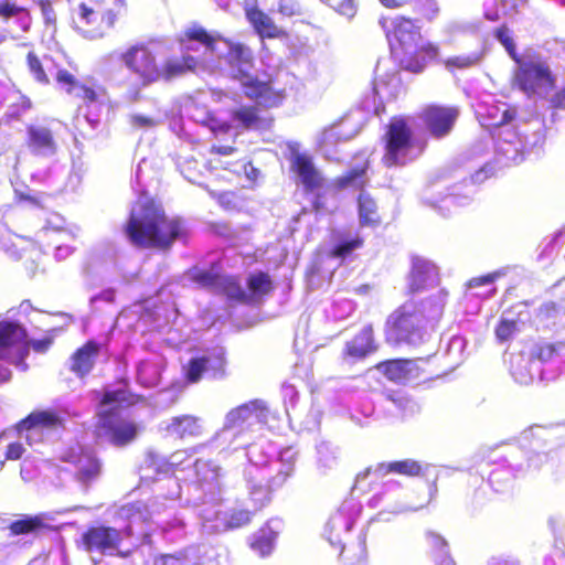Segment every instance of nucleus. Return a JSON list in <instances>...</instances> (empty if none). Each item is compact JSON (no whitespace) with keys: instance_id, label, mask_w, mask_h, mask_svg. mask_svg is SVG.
Returning <instances> with one entry per match:
<instances>
[{"instance_id":"obj_1","label":"nucleus","mask_w":565,"mask_h":565,"mask_svg":"<svg viewBox=\"0 0 565 565\" xmlns=\"http://www.w3.org/2000/svg\"><path fill=\"white\" fill-rule=\"evenodd\" d=\"M122 233L134 247L159 252H169L189 235L183 218L169 215L153 198L137 202L122 225Z\"/></svg>"},{"instance_id":"obj_2","label":"nucleus","mask_w":565,"mask_h":565,"mask_svg":"<svg viewBox=\"0 0 565 565\" xmlns=\"http://www.w3.org/2000/svg\"><path fill=\"white\" fill-rule=\"evenodd\" d=\"M124 67L132 74L137 82L127 86L125 97L129 103H138L143 98L142 89L157 83H169L189 72H194L198 61L192 55L170 56L160 60L159 53L143 41L128 45L119 55Z\"/></svg>"},{"instance_id":"obj_3","label":"nucleus","mask_w":565,"mask_h":565,"mask_svg":"<svg viewBox=\"0 0 565 565\" xmlns=\"http://www.w3.org/2000/svg\"><path fill=\"white\" fill-rule=\"evenodd\" d=\"M142 401L131 391H105L97 412L98 427L116 447L131 444L139 434V426L124 413Z\"/></svg>"},{"instance_id":"obj_4","label":"nucleus","mask_w":565,"mask_h":565,"mask_svg":"<svg viewBox=\"0 0 565 565\" xmlns=\"http://www.w3.org/2000/svg\"><path fill=\"white\" fill-rule=\"evenodd\" d=\"M126 11V0H81L71 9V25L82 38L99 40L116 28Z\"/></svg>"},{"instance_id":"obj_5","label":"nucleus","mask_w":565,"mask_h":565,"mask_svg":"<svg viewBox=\"0 0 565 565\" xmlns=\"http://www.w3.org/2000/svg\"><path fill=\"white\" fill-rule=\"evenodd\" d=\"M422 300L408 299L392 310L383 326V337L392 348L416 350L429 339L423 324Z\"/></svg>"},{"instance_id":"obj_6","label":"nucleus","mask_w":565,"mask_h":565,"mask_svg":"<svg viewBox=\"0 0 565 565\" xmlns=\"http://www.w3.org/2000/svg\"><path fill=\"white\" fill-rule=\"evenodd\" d=\"M383 143L382 163L392 169L404 167L423 153L426 142H417L409 118L393 116L385 126L381 137Z\"/></svg>"},{"instance_id":"obj_7","label":"nucleus","mask_w":565,"mask_h":565,"mask_svg":"<svg viewBox=\"0 0 565 565\" xmlns=\"http://www.w3.org/2000/svg\"><path fill=\"white\" fill-rule=\"evenodd\" d=\"M234 78L238 81L244 97L267 111L279 108L286 100V89L278 86L277 78L273 75L260 77L239 70Z\"/></svg>"},{"instance_id":"obj_8","label":"nucleus","mask_w":565,"mask_h":565,"mask_svg":"<svg viewBox=\"0 0 565 565\" xmlns=\"http://www.w3.org/2000/svg\"><path fill=\"white\" fill-rule=\"evenodd\" d=\"M518 68L513 74V84L527 97L540 95L542 90L548 92L555 87V76L548 65L542 61L515 62Z\"/></svg>"},{"instance_id":"obj_9","label":"nucleus","mask_w":565,"mask_h":565,"mask_svg":"<svg viewBox=\"0 0 565 565\" xmlns=\"http://www.w3.org/2000/svg\"><path fill=\"white\" fill-rule=\"evenodd\" d=\"M122 542L121 531L109 525L88 526L81 535L78 547L87 553H100L103 555H116L120 558L131 556V550H119Z\"/></svg>"},{"instance_id":"obj_10","label":"nucleus","mask_w":565,"mask_h":565,"mask_svg":"<svg viewBox=\"0 0 565 565\" xmlns=\"http://www.w3.org/2000/svg\"><path fill=\"white\" fill-rule=\"evenodd\" d=\"M379 24L384 31L392 54L422 39L419 26L416 25L415 20L404 14L382 15L379 19Z\"/></svg>"},{"instance_id":"obj_11","label":"nucleus","mask_w":565,"mask_h":565,"mask_svg":"<svg viewBox=\"0 0 565 565\" xmlns=\"http://www.w3.org/2000/svg\"><path fill=\"white\" fill-rule=\"evenodd\" d=\"M456 106L428 104L418 114L425 129L434 139H444L451 134L459 118Z\"/></svg>"},{"instance_id":"obj_12","label":"nucleus","mask_w":565,"mask_h":565,"mask_svg":"<svg viewBox=\"0 0 565 565\" xmlns=\"http://www.w3.org/2000/svg\"><path fill=\"white\" fill-rule=\"evenodd\" d=\"M440 49L436 43L423 42L409 44L393 53L398 66L407 72L419 74L439 56Z\"/></svg>"},{"instance_id":"obj_13","label":"nucleus","mask_w":565,"mask_h":565,"mask_svg":"<svg viewBox=\"0 0 565 565\" xmlns=\"http://www.w3.org/2000/svg\"><path fill=\"white\" fill-rule=\"evenodd\" d=\"M420 359L396 358L381 361L374 369L387 381L395 384H407L418 380L424 371L418 364Z\"/></svg>"},{"instance_id":"obj_14","label":"nucleus","mask_w":565,"mask_h":565,"mask_svg":"<svg viewBox=\"0 0 565 565\" xmlns=\"http://www.w3.org/2000/svg\"><path fill=\"white\" fill-rule=\"evenodd\" d=\"M439 284L437 266L419 256L412 257L406 294L412 296Z\"/></svg>"},{"instance_id":"obj_15","label":"nucleus","mask_w":565,"mask_h":565,"mask_svg":"<svg viewBox=\"0 0 565 565\" xmlns=\"http://www.w3.org/2000/svg\"><path fill=\"white\" fill-rule=\"evenodd\" d=\"M25 146L38 157H51L57 152L58 142L55 132L42 125H28Z\"/></svg>"},{"instance_id":"obj_16","label":"nucleus","mask_w":565,"mask_h":565,"mask_svg":"<svg viewBox=\"0 0 565 565\" xmlns=\"http://www.w3.org/2000/svg\"><path fill=\"white\" fill-rule=\"evenodd\" d=\"M26 331L19 323L12 321L0 322V358H7V351L17 349L19 361L22 362L29 353Z\"/></svg>"},{"instance_id":"obj_17","label":"nucleus","mask_w":565,"mask_h":565,"mask_svg":"<svg viewBox=\"0 0 565 565\" xmlns=\"http://www.w3.org/2000/svg\"><path fill=\"white\" fill-rule=\"evenodd\" d=\"M290 170L299 178L307 192H313L323 185V177L308 153L295 152L290 157Z\"/></svg>"},{"instance_id":"obj_18","label":"nucleus","mask_w":565,"mask_h":565,"mask_svg":"<svg viewBox=\"0 0 565 565\" xmlns=\"http://www.w3.org/2000/svg\"><path fill=\"white\" fill-rule=\"evenodd\" d=\"M330 239L329 257L341 260L352 258L356 250L364 247L365 243L360 233L347 230H333Z\"/></svg>"},{"instance_id":"obj_19","label":"nucleus","mask_w":565,"mask_h":565,"mask_svg":"<svg viewBox=\"0 0 565 565\" xmlns=\"http://www.w3.org/2000/svg\"><path fill=\"white\" fill-rule=\"evenodd\" d=\"M104 344L90 339L78 347L70 358V370L79 377H85L94 369Z\"/></svg>"},{"instance_id":"obj_20","label":"nucleus","mask_w":565,"mask_h":565,"mask_svg":"<svg viewBox=\"0 0 565 565\" xmlns=\"http://www.w3.org/2000/svg\"><path fill=\"white\" fill-rule=\"evenodd\" d=\"M266 109L258 105H242L235 108L231 118L236 124V127L243 130H264L269 128L274 118L271 116H265Z\"/></svg>"},{"instance_id":"obj_21","label":"nucleus","mask_w":565,"mask_h":565,"mask_svg":"<svg viewBox=\"0 0 565 565\" xmlns=\"http://www.w3.org/2000/svg\"><path fill=\"white\" fill-rule=\"evenodd\" d=\"M245 17L262 39L287 38L288 33L257 6L246 7Z\"/></svg>"},{"instance_id":"obj_22","label":"nucleus","mask_w":565,"mask_h":565,"mask_svg":"<svg viewBox=\"0 0 565 565\" xmlns=\"http://www.w3.org/2000/svg\"><path fill=\"white\" fill-rule=\"evenodd\" d=\"M379 345L375 342L374 329L371 324L364 326L353 339L345 343L343 354L345 356L362 360L375 353Z\"/></svg>"},{"instance_id":"obj_23","label":"nucleus","mask_w":565,"mask_h":565,"mask_svg":"<svg viewBox=\"0 0 565 565\" xmlns=\"http://www.w3.org/2000/svg\"><path fill=\"white\" fill-rule=\"evenodd\" d=\"M64 427L63 418L55 411H34L17 424L19 431L52 430Z\"/></svg>"},{"instance_id":"obj_24","label":"nucleus","mask_w":565,"mask_h":565,"mask_svg":"<svg viewBox=\"0 0 565 565\" xmlns=\"http://www.w3.org/2000/svg\"><path fill=\"white\" fill-rule=\"evenodd\" d=\"M12 536L33 534L54 531L55 527L45 522L44 514H24L22 518L12 521L9 526Z\"/></svg>"},{"instance_id":"obj_25","label":"nucleus","mask_w":565,"mask_h":565,"mask_svg":"<svg viewBox=\"0 0 565 565\" xmlns=\"http://www.w3.org/2000/svg\"><path fill=\"white\" fill-rule=\"evenodd\" d=\"M358 216L361 227H379L382 224V216L375 199L367 192L362 191L356 199Z\"/></svg>"},{"instance_id":"obj_26","label":"nucleus","mask_w":565,"mask_h":565,"mask_svg":"<svg viewBox=\"0 0 565 565\" xmlns=\"http://www.w3.org/2000/svg\"><path fill=\"white\" fill-rule=\"evenodd\" d=\"M166 429L180 439L196 437L202 434L201 420L193 415L174 416Z\"/></svg>"},{"instance_id":"obj_27","label":"nucleus","mask_w":565,"mask_h":565,"mask_svg":"<svg viewBox=\"0 0 565 565\" xmlns=\"http://www.w3.org/2000/svg\"><path fill=\"white\" fill-rule=\"evenodd\" d=\"M102 473L100 460L92 454H82L76 462L75 479L82 484L90 486Z\"/></svg>"},{"instance_id":"obj_28","label":"nucleus","mask_w":565,"mask_h":565,"mask_svg":"<svg viewBox=\"0 0 565 565\" xmlns=\"http://www.w3.org/2000/svg\"><path fill=\"white\" fill-rule=\"evenodd\" d=\"M222 41L227 45L228 49L226 54L227 64L237 68L235 74H237L239 70H243L244 66H253L254 55L247 45L241 42H233L230 39H222Z\"/></svg>"},{"instance_id":"obj_29","label":"nucleus","mask_w":565,"mask_h":565,"mask_svg":"<svg viewBox=\"0 0 565 565\" xmlns=\"http://www.w3.org/2000/svg\"><path fill=\"white\" fill-rule=\"evenodd\" d=\"M369 169V162L365 161L364 163L360 166H355L338 177L335 179V185L339 189H347V188H354L358 190H361V192L364 190L366 185L365 177Z\"/></svg>"},{"instance_id":"obj_30","label":"nucleus","mask_w":565,"mask_h":565,"mask_svg":"<svg viewBox=\"0 0 565 565\" xmlns=\"http://www.w3.org/2000/svg\"><path fill=\"white\" fill-rule=\"evenodd\" d=\"M222 36H214L210 34L203 26L201 25H192L183 31L182 38L180 42H199L204 45L207 50L214 52L216 49L217 40L222 41Z\"/></svg>"},{"instance_id":"obj_31","label":"nucleus","mask_w":565,"mask_h":565,"mask_svg":"<svg viewBox=\"0 0 565 565\" xmlns=\"http://www.w3.org/2000/svg\"><path fill=\"white\" fill-rule=\"evenodd\" d=\"M381 468L385 473H396L406 477H418L424 473L422 463L414 459H404L388 463H382Z\"/></svg>"},{"instance_id":"obj_32","label":"nucleus","mask_w":565,"mask_h":565,"mask_svg":"<svg viewBox=\"0 0 565 565\" xmlns=\"http://www.w3.org/2000/svg\"><path fill=\"white\" fill-rule=\"evenodd\" d=\"M409 4L415 22H433L440 12L437 0H412Z\"/></svg>"},{"instance_id":"obj_33","label":"nucleus","mask_w":565,"mask_h":565,"mask_svg":"<svg viewBox=\"0 0 565 565\" xmlns=\"http://www.w3.org/2000/svg\"><path fill=\"white\" fill-rule=\"evenodd\" d=\"M482 58V52H475L447 57L443 61V65L448 72L455 73L456 71H465L477 66Z\"/></svg>"},{"instance_id":"obj_34","label":"nucleus","mask_w":565,"mask_h":565,"mask_svg":"<svg viewBox=\"0 0 565 565\" xmlns=\"http://www.w3.org/2000/svg\"><path fill=\"white\" fill-rule=\"evenodd\" d=\"M246 284L252 296H267L275 289L270 275L262 270L252 273Z\"/></svg>"},{"instance_id":"obj_35","label":"nucleus","mask_w":565,"mask_h":565,"mask_svg":"<svg viewBox=\"0 0 565 565\" xmlns=\"http://www.w3.org/2000/svg\"><path fill=\"white\" fill-rule=\"evenodd\" d=\"M210 359L207 356L192 358L184 366L183 375L191 384L199 382L203 373L207 370Z\"/></svg>"},{"instance_id":"obj_36","label":"nucleus","mask_w":565,"mask_h":565,"mask_svg":"<svg viewBox=\"0 0 565 565\" xmlns=\"http://www.w3.org/2000/svg\"><path fill=\"white\" fill-rule=\"evenodd\" d=\"M494 38L503 45L510 57L514 62H520L521 56L516 52V46L514 44L511 30L507 24H501L494 31Z\"/></svg>"},{"instance_id":"obj_37","label":"nucleus","mask_w":565,"mask_h":565,"mask_svg":"<svg viewBox=\"0 0 565 565\" xmlns=\"http://www.w3.org/2000/svg\"><path fill=\"white\" fill-rule=\"evenodd\" d=\"M253 513L246 509L231 510L224 521V526L227 530H234L245 526L250 523Z\"/></svg>"},{"instance_id":"obj_38","label":"nucleus","mask_w":565,"mask_h":565,"mask_svg":"<svg viewBox=\"0 0 565 565\" xmlns=\"http://www.w3.org/2000/svg\"><path fill=\"white\" fill-rule=\"evenodd\" d=\"M26 64H28L30 72L36 79V82L44 84V85L50 83L49 76L46 75V73L42 66L41 60L33 51H30L28 53Z\"/></svg>"},{"instance_id":"obj_39","label":"nucleus","mask_w":565,"mask_h":565,"mask_svg":"<svg viewBox=\"0 0 565 565\" xmlns=\"http://www.w3.org/2000/svg\"><path fill=\"white\" fill-rule=\"evenodd\" d=\"M516 331L515 320L501 319L495 327L494 334L498 341L502 343L511 340Z\"/></svg>"},{"instance_id":"obj_40","label":"nucleus","mask_w":565,"mask_h":565,"mask_svg":"<svg viewBox=\"0 0 565 565\" xmlns=\"http://www.w3.org/2000/svg\"><path fill=\"white\" fill-rule=\"evenodd\" d=\"M249 545L254 551L265 556L269 554L273 548V540L265 533H258L252 536Z\"/></svg>"},{"instance_id":"obj_41","label":"nucleus","mask_w":565,"mask_h":565,"mask_svg":"<svg viewBox=\"0 0 565 565\" xmlns=\"http://www.w3.org/2000/svg\"><path fill=\"white\" fill-rule=\"evenodd\" d=\"M20 14L30 15L29 10L25 7L18 6L13 1H1L0 2V18L9 20Z\"/></svg>"},{"instance_id":"obj_42","label":"nucleus","mask_w":565,"mask_h":565,"mask_svg":"<svg viewBox=\"0 0 565 565\" xmlns=\"http://www.w3.org/2000/svg\"><path fill=\"white\" fill-rule=\"evenodd\" d=\"M38 6L40 7L46 28L55 30L57 25V14L53 8L52 1L38 0Z\"/></svg>"},{"instance_id":"obj_43","label":"nucleus","mask_w":565,"mask_h":565,"mask_svg":"<svg viewBox=\"0 0 565 565\" xmlns=\"http://www.w3.org/2000/svg\"><path fill=\"white\" fill-rule=\"evenodd\" d=\"M249 414V409L247 406H239L232 412L226 417L225 428L232 429L242 426Z\"/></svg>"},{"instance_id":"obj_44","label":"nucleus","mask_w":565,"mask_h":565,"mask_svg":"<svg viewBox=\"0 0 565 565\" xmlns=\"http://www.w3.org/2000/svg\"><path fill=\"white\" fill-rule=\"evenodd\" d=\"M565 308L554 301H546L540 306L536 316L540 320L546 321L556 318Z\"/></svg>"},{"instance_id":"obj_45","label":"nucleus","mask_w":565,"mask_h":565,"mask_svg":"<svg viewBox=\"0 0 565 565\" xmlns=\"http://www.w3.org/2000/svg\"><path fill=\"white\" fill-rule=\"evenodd\" d=\"M191 279L202 287H212L217 284L218 276L210 270L196 269L191 274Z\"/></svg>"},{"instance_id":"obj_46","label":"nucleus","mask_w":565,"mask_h":565,"mask_svg":"<svg viewBox=\"0 0 565 565\" xmlns=\"http://www.w3.org/2000/svg\"><path fill=\"white\" fill-rule=\"evenodd\" d=\"M328 6L334 9L337 12L347 15L353 17L355 14V3L354 0H323Z\"/></svg>"},{"instance_id":"obj_47","label":"nucleus","mask_w":565,"mask_h":565,"mask_svg":"<svg viewBox=\"0 0 565 565\" xmlns=\"http://www.w3.org/2000/svg\"><path fill=\"white\" fill-rule=\"evenodd\" d=\"M557 352V347L554 343L539 344L533 351V356L540 361L551 360Z\"/></svg>"},{"instance_id":"obj_48","label":"nucleus","mask_w":565,"mask_h":565,"mask_svg":"<svg viewBox=\"0 0 565 565\" xmlns=\"http://www.w3.org/2000/svg\"><path fill=\"white\" fill-rule=\"evenodd\" d=\"M56 82L66 87L68 94L77 88L78 84L76 78L67 70H60L56 74Z\"/></svg>"},{"instance_id":"obj_49","label":"nucleus","mask_w":565,"mask_h":565,"mask_svg":"<svg viewBox=\"0 0 565 565\" xmlns=\"http://www.w3.org/2000/svg\"><path fill=\"white\" fill-rule=\"evenodd\" d=\"M25 452V448L22 443L14 441L8 445L4 452V460H19Z\"/></svg>"},{"instance_id":"obj_50","label":"nucleus","mask_w":565,"mask_h":565,"mask_svg":"<svg viewBox=\"0 0 565 565\" xmlns=\"http://www.w3.org/2000/svg\"><path fill=\"white\" fill-rule=\"evenodd\" d=\"M129 121L135 128H152L157 125V120L152 117L135 114L131 115Z\"/></svg>"},{"instance_id":"obj_51","label":"nucleus","mask_w":565,"mask_h":565,"mask_svg":"<svg viewBox=\"0 0 565 565\" xmlns=\"http://www.w3.org/2000/svg\"><path fill=\"white\" fill-rule=\"evenodd\" d=\"M210 230L215 235L222 236V237H234V232L231 228L230 224L226 222H213L210 223Z\"/></svg>"},{"instance_id":"obj_52","label":"nucleus","mask_w":565,"mask_h":565,"mask_svg":"<svg viewBox=\"0 0 565 565\" xmlns=\"http://www.w3.org/2000/svg\"><path fill=\"white\" fill-rule=\"evenodd\" d=\"M207 125L215 137L228 134L232 128L230 122L220 121V120H216L215 118H210Z\"/></svg>"},{"instance_id":"obj_53","label":"nucleus","mask_w":565,"mask_h":565,"mask_svg":"<svg viewBox=\"0 0 565 565\" xmlns=\"http://www.w3.org/2000/svg\"><path fill=\"white\" fill-rule=\"evenodd\" d=\"M79 92L77 96L82 98L86 103H94L97 100V93L93 87L86 86L84 84H78L77 88Z\"/></svg>"},{"instance_id":"obj_54","label":"nucleus","mask_w":565,"mask_h":565,"mask_svg":"<svg viewBox=\"0 0 565 565\" xmlns=\"http://www.w3.org/2000/svg\"><path fill=\"white\" fill-rule=\"evenodd\" d=\"M212 196L218 202L220 205H222L224 209H231L235 205L234 199L235 193L234 192H222V193H212Z\"/></svg>"},{"instance_id":"obj_55","label":"nucleus","mask_w":565,"mask_h":565,"mask_svg":"<svg viewBox=\"0 0 565 565\" xmlns=\"http://www.w3.org/2000/svg\"><path fill=\"white\" fill-rule=\"evenodd\" d=\"M53 344V338L45 337L40 340H33L29 342V348L31 347L38 353H45L51 345Z\"/></svg>"},{"instance_id":"obj_56","label":"nucleus","mask_w":565,"mask_h":565,"mask_svg":"<svg viewBox=\"0 0 565 565\" xmlns=\"http://www.w3.org/2000/svg\"><path fill=\"white\" fill-rule=\"evenodd\" d=\"M143 508L138 502H129L120 507V513L126 518H132L137 514H141Z\"/></svg>"},{"instance_id":"obj_57","label":"nucleus","mask_w":565,"mask_h":565,"mask_svg":"<svg viewBox=\"0 0 565 565\" xmlns=\"http://www.w3.org/2000/svg\"><path fill=\"white\" fill-rule=\"evenodd\" d=\"M278 11L282 15L292 17L300 12L298 6L291 1H282L278 6Z\"/></svg>"},{"instance_id":"obj_58","label":"nucleus","mask_w":565,"mask_h":565,"mask_svg":"<svg viewBox=\"0 0 565 565\" xmlns=\"http://www.w3.org/2000/svg\"><path fill=\"white\" fill-rule=\"evenodd\" d=\"M210 153L217 154V156H231L237 151V148L232 145H213L209 149Z\"/></svg>"},{"instance_id":"obj_59","label":"nucleus","mask_w":565,"mask_h":565,"mask_svg":"<svg viewBox=\"0 0 565 565\" xmlns=\"http://www.w3.org/2000/svg\"><path fill=\"white\" fill-rule=\"evenodd\" d=\"M551 104L554 108H565V85L552 96Z\"/></svg>"},{"instance_id":"obj_60","label":"nucleus","mask_w":565,"mask_h":565,"mask_svg":"<svg viewBox=\"0 0 565 565\" xmlns=\"http://www.w3.org/2000/svg\"><path fill=\"white\" fill-rule=\"evenodd\" d=\"M15 106L18 107V110L10 114V116L18 118L19 111L24 113V111L29 110L32 107V103H31L30 98H28L26 96H20L19 102Z\"/></svg>"},{"instance_id":"obj_61","label":"nucleus","mask_w":565,"mask_h":565,"mask_svg":"<svg viewBox=\"0 0 565 565\" xmlns=\"http://www.w3.org/2000/svg\"><path fill=\"white\" fill-rule=\"evenodd\" d=\"M380 3L390 10H397L401 8H404L405 6L409 4L412 0H379Z\"/></svg>"},{"instance_id":"obj_62","label":"nucleus","mask_w":565,"mask_h":565,"mask_svg":"<svg viewBox=\"0 0 565 565\" xmlns=\"http://www.w3.org/2000/svg\"><path fill=\"white\" fill-rule=\"evenodd\" d=\"M338 139V134L332 129L326 130L321 137L320 145L324 148L331 146Z\"/></svg>"},{"instance_id":"obj_63","label":"nucleus","mask_w":565,"mask_h":565,"mask_svg":"<svg viewBox=\"0 0 565 565\" xmlns=\"http://www.w3.org/2000/svg\"><path fill=\"white\" fill-rule=\"evenodd\" d=\"M494 277H495L494 275L488 274L484 276L472 278L469 281V287H478V286L491 284V282H493Z\"/></svg>"},{"instance_id":"obj_64","label":"nucleus","mask_w":565,"mask_h":565,"mask_svg":"<svg viewBox=\"0 0 565 565\" xmlns=\"http://www.w3.org/2000/svg\"><path fill=\"white\" fill-rule=\"evenodd\" d=\"M516 111L514 109H505L502 114L501 120L498 122V126H502L509 124L515 118Z\"/></svg>"}]
</instances>
